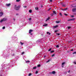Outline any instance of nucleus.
<instances>
[{
	"mask_svg": "<svg viewBox=\"0 0 76 76\" xmlns=\"http://www.w3.org/2000/svg\"><path fill=\"white\" fill-rule=\"evenodd\" d=\"M20 6H18V7H17V5H15L14 6V9L16 10H19L20 9Z\"/></svg>",
	"mask_w": 76,
	"mask_h": 76,
	"instance_id": "f257e3e1",
	"label": "nucleus"
},
{
	"mask_svg": "<svg viewBox=\"0 0 76 76\" xmlns=\"http://www.w3.org/2000/svg\"><path fill=\"white\" fill-rule=\"evenodd\" d=\"M72 11L73 12H76V8H73Z\"/></svg>",
	"mask_w": 76,
	"mask_h": 76,
	"instance_id": "f03ea898",
	"label": "nucleus"
},
{
	"mask_svg": "<svg viewBox=\"0 0 76 76\" xmlns=\"http://www.w3.org/2000/svg\"><path fill=\"white\" fill-rule=\"evenodd\" d=\"M71 6H72V7H73L74 8L76 7H75L76 6V4H75L72 5Z\"/></svg>",
	"mask_w": 76,
	"mask_h": 76,
	"instance_id": "7ed1b4c3",
	"label": "nucleus"
},
{
	"mask_svg": "<svg viewBox=\"0 0 76 76\" xmlns=\"http://www.w3.org/2000/svg\"><path fill=\"white\" fill-rule=\"evenodd\" d=\"M3 15V13L2 12H0V17H1Z\"/></svg>",
	"mask_w": 76,
	"mask_h": 76,
	"instance_id": "20e7f679",
	"label": "nucleus"
},
{
	"mask_svg": "<svg viewBox=\"0 0 76 76\" xmlns=\"http://www.w3.org/2000/svg\"><path fill=\"white\" fill-rule=\"evenodd\" d=\"M75 18H74L72 19H70L69 20H68V21H70L71 20H75Z\"/></svg>",
	"mask_w": 76,
	"mask_h": 76,
	"instance_id": "39448f33",
	"label": "nucleus"
},
{
	"mask_svg": "<svg viewBox=\"0 0 76 76\" xmlns=\"http://www.w3.org/2000/svg\"><path fill=\"white\" fill-rule=\"evenodd\" d=\"M52 72V74H53V75H54L55 74H56V72H55V71H53Z\"/></svg>",
	"mask_w": 76,
	"mask_h": 76,
	"instance_id": "423d86ee",
	"label": "nucleus"
},
{
	"mask_svg": "<svg viewBox=\"0 0 76 76\" xmlns=\"http://www.w3.org/2000/svg\"><path fill=\"white\" fill-rule=\"evenodd\" d=\"M33 31V30H32L30 29L29 30V34H31V32H32Z\"/></svg>",
	"mask_w": 76,
	"mask_h": 76,
	"instance_id": "0eeeda50",
	"label": "nucleus"
},
{
	"mask_svg": "<svg viewBox=\"0 0 76 76\" xmlns=\"http://www.w3.org/2000/svg\"><path fill=\"white\" fill-rule=\"evenodd\" d=\"M53 14L54 15H56V12L55 11H53Z\"/></svg>",
	"mask_w": 76,
	"mask_h": 76,
	"instance_id": "6e6552de",
	"label": "nucleus"
},
{
	"mask_svg": "<svg viewBox=\"0 0 76 76\" xmlns=\"http://www.w3.org/2000/svg\"><path fill=\"white\" fill-rule=\"evenodd\" d=\"M6 5V6H7V7L10 6V4L9 3L8 4H7Z\"/></svg>",
	"mask_w": 76,
	"mask_h": 76,
	"instance_id": "1a4fd4ad",
	"label": "nucleus"
},
{
	"mask_svg": "<svg viewBox=\"0 0 76 76\" xmlns=\"http://www.w3.org/2000/svg\"><path fill=\"white\" fill-rule=\"evenodd\" d=\"M50 19V17H48L47 19L45 21L46 22H47L48 20Z\"/></svg>",
	"mask_w": 76,
	"mask_h": 76,
	"instance_id": "9d476101",
	"label": "nucleus"
},
{
	"mask_svg": "<svg viewBox=\"0 0 76 76\" xmlns=\"http://www.w3.org/2000/svg\"><path fill=\"white\" fill-rule=\"evenodd\" d=\"M58 27V26L56 25V26L53 27V28H57Z\"/></svg>",
	"mask_w": 76,
	"mask_h": 76,
	"instance_id": "9b49d317",
	"label": "nucleus"
},
{
	"mask_svg": "<svg viewBox=\"0 0 76 76\" xmlns=\"http://www.w3.org/2000/svg\"><path fill=\"white\" fill-rule=\"evenodd\" d=\"M3 21H4V20L3 19L2 20H1L0 21V22H1V23L3 22Z\"/></svg>",
	"mask_w": 76,
	"mask_h": 76,
	"instance_id": "f8f14e48",
	"label": "nucleus"
},
{
	"mask_svg": "<svg viewBox=\"0 0 76 76\" xmlns=\"http://www.w3.org/2000/svg\"><path fill=\"white\" fill-rule=\"evenodd\" d=\"M48 24H45L44 25H43V26H47Z\"/></svg>",
	"mask_w": 76,
	"mask_h": 76,
	"instance_id": "ddd939ff",
	"label": "nucleus"
},
{
	"mask_svg": "<svg viewBox=\"0 0 76 76\" xmlns=\"http://www.w3.org/2000/svg\"><path fill=\"white\" fill-rule=\"evenodd\" d=\"M47 34H48V35H50L51 34V33H49V32H47Z\"/></svg>",
	"mask_w": 76,
	"mask_h": 76,
	"instance_id": "4468645a",
	"label": "nucleus"
},
{
	"mask_svg": "<svg viewBox=\"0 0 76 76\" xmlns=\"http://www.w3.org/2000/svg\"><path fill=\"white\" fill-rule=\"evenodd\" d=\"M56 22L57 23H60V21H56Z\"/></svg>",
	"mask_w": 76,
	"mask_h": 76,
	"instance_id": "2eb2a0df",
	"label": "nucleus"
},
{
	"mask_svg": "<svg viewBox=\"0 0 76 76\" xmlns=\"http://www.w3.org/2000/svg\"><path fill=\"white\" fill-rule=\"evenodd\" d=\"M65 62H63L62 63V65H64V64H65Z\"/></svg>",
	"mask_w": 76,
	"mask_h": 76,
	"instance_id": "dca6fc26",
	"label": "nucleus"
},
{
	"mask_svg": "<svg viewBox=\"0 0 76 76\" xmlns=\"http://www.w3.org/2000/svg\"><path fill=\"white\" fill-rule=\"evenodd\" d=\"M29 13H32V10H29Z\"/></svg>",
	"mask_w": 76,
	"mask_h": 76,
	"instance_id": "f3484780",
	"label": "nucleus"
},
{
	"mask_svg": "<svg viewBox=\"0 0 76 76\" xmlns=\"http://www.w3.org/2000/svg\"><path fill=\"white\" fill-rule=\"evenodd\" d=\"M23 7H24V8H25V9H26L27 8V6H24Z\"/></svg>",
	"mask_w": 76,
	"mask_h": 76,
	"instance_id": "a211bd4d",
	"label": "nucleus"
},
{
	"mask_svg": "<svg viewBox=\"0 0 76 76\" xmlns=\"http://www.w3.org/2000/svg\"><path fill=\"white\" fill-rule=\"evenodd\" d=\"M35 9L36 10H38V7H36L35 8Z\"/></svg>",
	"mask_w": 76,
	"mask_h": 76,
	"instance_id": "6ab92c4d",
	"label": "nucleus"
},
{
	"mask_svg": "<svg viewBox=\"0 0 76 76\" xmlns=\"http://www.w3.org/2000/svg\"><path fill=\"white\" fill-rule=\"evenodd\" d=\"M20 43L21 44V45H23V44H24V43H22V42H20Z\"/></svg>",
	"mask_w": 76,
	"mask_h": 76,
	"instance_id": "aec40b11",
	"label": "nucleus"
},
{
	"mask_svg": "<svg viewBox=\"0 0 76 76\" xmlns=\"http://www.w3.org/2000/svg\"><path fill=\"white\" fill-rule=\"evenodd\" d=\"M54 52V50L51 51H50L51 53H53Z\"/></svg>",
	"mask_w": 76,
	"mask_h": 76,
	"instance_id": "412c9836",
	"label": "nucleus"
},
{
	"mask_svg": "<svg viewBox=\"0 0 76 76\" xmlns=\"http://www.w3.org/2000/svg\"><path fill=\"white\" fill-rule=\"evenodd\" d=\"M73 54H76V52H74L72 53Z\"/></svg>",
	"mask_w": 76,
	"mask_h": 76,
	"instance_id": "4be33fe9",
	"label": "nucleus"
},
{
	"mask_svg": "<svg viewBox=\"0 0 76 76\" xmlns=\"http://www.w3.org/2000/svg\"><path fill=\"white\" fill-rule=\"evenodd\" d=\"M37 68V67L35 66L34 67H33V69H35Z\"/></svg>",
	"mask_w": 76,
	"mask_h": 76,
	"instance_id": "5701e85b",
	"label": "nucleus"
},
{
	"mask_svg": "<svg viewBox=\"0 0 76 76\" xmlns=\"http://www.w3.org/2000/svg\"><path fill=\"white\" fill-rule=\"evenodd\" d=\"M20 1V0H16V1L17 2H19V1Z\"/></svg>",
	"mask_w": 76,
	"mask_h": 76,
	"instance_id": "b1692460",
	"label": "nucleus"
},
{
	"mask_svg": "<svg viewBox=\"0 0 76 76\" xmlns=\"http://www.w3.org/2000/svg\"><path fill=\"white\" fill-rule=\"evenodd\" d=\"M29 62H30L29 61H26V63H29Z\"/></svg>",
	"mask_w": 76,
	"mask_h": 76,
	"instance_id": "393cba45",
	"label": "nucleus"
},
{
	"mask_svg": "<svg viewBox=\"0 0 76 76\" xmlns=\"http://www.w3.org/2000/svg\"><path fill=\"white\" fill-rule=\"evenodd\" d=\"M51 8H49V9H48V11H49L50 10H51Z\"/></svg>",
	"mask_w": 76,
	"mask_h": 76,
	"instance_id": "a878e982",
	"label": "nucleus"
},
{
	"mask_svg": "<svg viewBox=\"0 0 76 76\" xmlns=\"http://www.w3.org/2000/svg\"><path fill=\"white\" fill-rule=\"evenodd\" d=\"M56 48H58L59 47V46L58 45H57L56 46Z\"/></svg>",
	"mask_w": 76,
	"mask_h": 76,
	"instance_id": "bb28decb",
	"label": "nucleus"
},
{
	"mask_svg": "<svg viewBox=\"0 0 76 76\" xmlns=\"http://www.w3.org/2000/svg\"><path fill=\"white\" fill-rule=\"evenodd\" d=\"M50 61V60H49L48 61H46V63H48Z\"/></svg>",
	"mask_w": 76,
	"mask_h": 76,
	"instance_id": "cd10ccee",
	"label": "nucleus"
},
{
	"mask_svg": "<svg viewBox=\"0 0 76 76\" xmlns=\"http://www.w3.org/2000/svg\"><path fill=\"white\" fill-rule=\"evenodd\" d=\"M41 66V65L40 64H38L37 66V67H39Z\"/></svg>",
	"mask_w": 76,
	"mask_h": 76,
	"instance_id": "c85d7f7f",
	"label": "nucleus"
},
{
	"mask_svg": "<svg viewBox=\"0 0 76 76\" xmlns=\"http://www.w3.org/2000/svg\"><path fill=\"white\" fill-rule=\"evenodd\" d=\"M59 15H60V16H62V14H61V13H60Z\"/></svg>",
	"mask_w": 76,
	"mask_h": 76,
	"instance_id": "c756f323",
	"label": "nucleus"
},
{
	"mask_svg": "<svg viewBox=\"0 0 76 76\" xmlns=\"http://www.w3.org/2000/svg\"><path fill=\"white\" fill-rule=\"evenodd\" d=\"M71 28V27L70 26H68V29H70Z\"/></svg>",
	"mask_w": 76,
	"mask_h": 76,
	"instance_id": "7c9ffc66",
	"label": "nucleus"
},
{
	"mask_svg": "<svg viewBox=\"0 0 76 76\" xmlns=\"http://www.w3.org/2000/svg\"><path fill=\"white\" fill-rule=\"evenodd\" d=\"M51 50V48H50L49 49V50H48L49 51H50Z\"/></svg>",
	"mask_w": 76,
	"mask_h": 76,
	"instance_id": "2f4dec72",
	"label": "nucleus"
},
{
	"mask_svg": "<svg viewBox=\"0 0 76 76\" xmlns=\"http://www.w3.org/2000/svg\"><path fill=\"white\" fill-rule=\"evenodd\" d=\"M31 75H32V74L31 73H29V74L28 76H31Z\"/></svg>",
	"mask_w": 76,
	"mask_h": 76,
	"instance_id": "473e14b6",
	"label": "nucleus"
},
{
	"mask_svg": "<svg viewBox=\"0 0 76 76\" xmlns=\"http://www.w3.org/2000/svg\"><path fill=\"white\" fill-rule=\"evenodd\" d=\"M64 15H65V16H67V14L66 13H64Z\"/></svg>",
	"mask_w": 76,
	"mask_h": 76,
	"instance_id": "72a5a7b5",
	"label": "nucleus"
},
{
	"mask_svg": "<svg viewBox=\"0 0 76 76\" xmlns=\"http://www.w3.org/2000/svg\"><path fill=\"white\" fill-rule=\"evenodd\" d=\"M2 29H5V26L3 27L2 28Z\"/></svg>",
	"mask_w": 76,
	"mask_h": 76,
	"instance_id": "f704fd0d",
	"label": "nucleus"
},
{
	"mask_svg": "<svg viewBox=\"0 0 76 76\" xmlns=\"http://www.w3.org/2000/svg\"><path fill=\"white\" fill-rule=\"evenodd\" d=\"M49 74H50V75H51L52 74H53L52 72H50L49 73Z\"/></svg>",
	"mask_w": 76,
	"mask_h": 76,
	"instance_id": "c9c22d12",
	"label": "nucleus"
},
{
	"mask_svg": "<svg viewBox=\"0 0 76 76\" xmlns=\"http://www.w3.org/2000/svg\"><path fill=\"white\" fill-rule=\"evenodd\" d=\"M63 7H66V5H65L64 4H63Z\"/></svg>",
	"mask_w": 76,
	"mask_h": 76,
	"instance_id": "e433bc0d",
	"label": "nucleus"
},
{
	"mask_svg": "<svg viewBox=\"0 0 76 76\" xmlns=\"http://www.w3.org/2000/svg\"><path fill=\"white\" fill-rule=\"evenodd\" d=\"M53 15H54V14H51V16H53Z\"/></svg>",
	"mask_w": 76,
	"mask_h": 76,
	"instance_id": "4c0bfd02",
	"label": "nucleus"
},
{
	"mask_svg": "<svg viewBox=\"0 0 76 76\" xmlns=\"http://www.w3.org/2000/svg\"><path fill=\"white\" fill-rule=\"evenodd\" d=\"M31 18H29V20H31Z\"/></svg>",
	"mask_w": 76,
	"mask_h": 76,
	"instance_id": "58836bf2",
	"label": "nucleus"
},
{
	"mask_svg": "<svg viewBox=\"0 0 76 76\" xmlns=\"http://www.w3.org/2000/svg\"><path fill=\"white\" fill-rule=\"evenodd\" d=\"M38 73V71H37L36 72V74H37Z\"/></svg>",
	"mask_w": 76,
	"mask_h": 76,
	"instance_id": "ea45409f",
	"label": "nucleus"
},
{
	"mask_svg": "<svg viewBox=\"0 0 76 76\" xmlns=\"http://www.w3.org/2000/svg\"><path fill=\"white\" fill-rule=\"evenodd\" d=\"M67 10V8H65L64 10Z\"/></svg>",
	"mask_w": 76,
	"mask_h": 76,
	"instance_id": "a19ab883",
	"label": "nucleus"
},
{
	"mask_svg": "<svg viewBox=\"0 0 76 76\" xmlns=\"http://www.w3.org/2000/svg\"><path fill=\"white\" fill-rule=\"evenodd\" d=\"M75 16L74 15H72L71 16V17H72V18H73Z\"/></svg>",
	"mask_w": 76,
	"mask_h": 76,
	"instance_id": "79ce46f5",
	"label": "nucleus"
},
{
	"mask_svg": "<svg viewBox=\"0 0 76 76\" xmlns=\"http://www.w3.org/2000/svg\"><path fill=\"white\" fill-rule=\"evenodd\" d=\"M57 35H60V33H56Z\"/></svg>",
	"mask_w": 76,
	"mask_h": 76,
	"instance_id": "37998d69",
	"label": "nucleus"
},
{
	"mask_svg": "<svg viewBox=\"0 0 76 76\" xmlns=\"http://www.w3.org/2000/svg\"><path fill=\"white\" fill-rule=\"evenodd\" d=\"M73 63H74V64H76V62H74Z\"/></svg>",
	"mask_w": 76,
	"mask_h": 76,
	"instance_id": "c03bdc74",
	"label": "nucleus"
},
{
	"mask_svg": "<svg viewBox=\"0 0 76 76\" xmlns=\"http://www.w3.org/2000/svg\"><path fill=\"white\" fill-rule=\"evenodd\" d=\"M54 55L53 54L51 56V57H54Z\"/></svg>",
	"mask_w": 76,
	"mask_h": 76,
	"instance_id": "a18cd8bd",
	"label": "nucleus"
},
{
	"mask_svg": "<svg viewBox=\"0 0 76 76\" xmlns=\"http://www.w3.org/2000/svg\"><path fill=\"white\" fill-rule=\"evenodd\" d=\"M50 0V2H52L53 1L52 0Z\"/></svg>",
	"mask_w": 76,
	"mask_h": 76,
	"instance_id": "49530a36",
	"label": "nucleus"
},
{
	"mask_svg": "<svg viewBox=\"0 0 76 76\" xmlns=\"http://www.w3.org/2000/svg\"><path fill=\"white\" fill-rule=\"evenodd\" d=\"M58 31V30H56L55 31V32H57Z\"/></svg>",
	"mask_w": 76,
	"mask_h": 76,
	"instance_id": "de8ad7c7",
	"label": "nucleus"
},
{
	"mask_svg": "<svg viewBox=\"0 0 76 76\" xmlns=\"http://www.w3.org/2000/svg\"><path fill=\"white\" fill-rule=\"evenodd\" d=\"M24 53H25V52H23V53H22V54H24Z\"/></svg>",
	"mask_w": 76,
	"mask_h": 76,
	"instance_id": "09e8293b",
	"label": "nucleus"
},
{
	"mask_svg": "<svg viewBox=\"0 0 76 76\" xmlns=\"http://www.w3.org/2000/svg\"><path fill=\"white\" fill-rule=\"evenodd\" d=\"M70 70H69L68 71V73H70Z\"/></svg>",
	"mask_w": 76,
	"mask_h": 76,
	"instance_id": "8fccbe9b",
	"label": "nucleus"
},
{
	"mask_svg": "<svg viewBox=\"0 0 76 76\" xmlns=\"http://www.w3.org/2000/svg\"><path fill=\"white\" fill-rule=\"evenodd\" d=\"M71 51H73V49H72L71 50Z\"/></svg>",
	"mask_w": 76,
	"mask_h": 76,
	"instance_id": "3c124183",
	"label": "nucleus"
},
{
	"mask_svg": "<svg viewBox=\"0 0 76 76\" xmlns=\"http://www.w3.org/2000/svg\"><path fill=\"white\" fill-rule=\"evenodd\" d=\"M13 20H14V21H15V18H13Z\"/></svg>",
	"mask_w": 76,
	"mask_h": 76,
	"instance_id": "603ef678",
	"label": "nucleus"
},
{
	"mask_svg": "<svg viewBox=\"0 0 76 76\" xmlns=\"http://www.w3.org/2000/svg\"><path fill=\"white\" fill-rule=\"evenodd\" d=\"M62 67H64V66H63V65H62Z\"/></svg>",
	"mask_w": 76,
	"mask_h": 76,
	"instance_id": "864d4df0",
	"label": "nucleus"
},
{
	"mask_svg": "<svg viewBox=\"0 0 76 76\" xmlns=\"http://www.w3.org/2000/svg\"><path fill=\"white\" fill-rule=\"evenodd\" d=\"M30 34L31 35H32V34H31V33H30Z\"/></svg>",
	"mask_w": 76,
	"mask_h": 76,
	"instance_id": "5fc2aeb1",
	"label": "nucleus"
},
{
	"mask_svg": "<svg viewBox=\"0 0 76 76\" xmlns=\"http://www.w3.org/2000/svg\"><path fill=\"white\" fill-rule=\"evenodd\" d=\"M53 54L54 55V56H55V55L56 54V53H54Z\"/></svg>",
	"mask_w": 76,
	"mask_h": 76,
	"instance_id": "6e6d98bb",
	"label": "nucleus"
},
{
	"mask_svg": "<svg viewBox=\"0 0 76 76\" xmlns=\"http://www.w3.org/2000/svg\"><path fill=\"white\" fill-rule=\"evenodd\" d=\"M46 57V56H44V57Z\"/></svg>",
	"mask_w": 76,
	"mask_h": 76,
	"instance_id": "4d7b16f0",
	"label": "nucleus"
},
{
	"mask_svg": "<svg viewBox=\"0 0 76 76\" xmlns=\"http://www.w3.org/2000/svg\"><path fill=\"white\" fill-rule=\"evenodd\" d=\"M76 7V6L75 7Z\"/></svg>",
	"mask_w": 76,
	"mask_h": 76,
	"instance_id": "13d9d810",
	"label": "nucleus"
},
{
	"mask_svg": "<svg viewBox=\"0 0 76 76\" xmlns=\"http://www.w3.org/2000/svg\"><path fill=\"white\" fill-rule=\"evenodd\" d=\"M16 15H18V14H16Z\"/></svg>",
	"mask_w": 76,
	"mask_h": 76,
	"instance_id": "bf43d9fd",
	"label": "nucleus"
},
{
	"mask_svg": "<svg viewBox=\"0 0 76 76\" xmlns=\"http://www.w3.org/2000/svg\"><path fill=\"white\" fill-rule=\"evenodd\" d=\"M75 0V1H76V0Z\"/></svg>",
	"mask_w": 76,
	"mask_h": 76,
	"instance_id": "052dcab7",
	"label": "nucleus"
},
{
	"mask_svg": "<svg viewBox=\"0 0 76 76\" xmlns=\"http://www.w3.org/2000/svg\"><path fill=\"white\" fill-rule=\"evenodd\" d=\"M0 76H1V75H0Z\"/></svg>",
	"mask_w": 76,
	"mask_h": 76,
	"instance_id": "680f3d73",
	"label": "nucleus"
},
{
	"mask_svg": "<svg viewBox=\"0 0 76 76\" xmlns=\"http://www.w3.org/2000/svg\"><path fill=\"white\" fill-rule=\"evenodd\" d=\"M41 6H42V5H41Z\"/></svg>",
	"mask_w": 76,
	"mask_h": 76,
	"instance_id": "e2e57ef3",
	"label": "nucleus"
}]
</instances>
